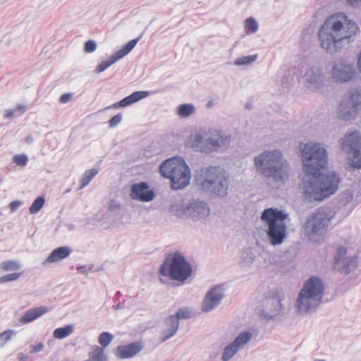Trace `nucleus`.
Masks as SVG:
<instances>
[{"label":"nucleus","mask_w":361,"mask_h":361,"mask_svg":"<svg viewBox=\"0 0 361 361\" xmlns=\"http://www.w3.org/2000/svg\"><path fill=\"white\" fill-rule=\"evenodd\" d=\"M195 179L197 185L205 192L224 197L228 194L229 178L220 167L209 166L196 172Z\"/></svg>","instance_id":"20e7f679"},{"label":"nucleus","mask_w":361,"mask_h":361,"mask_svg":"<svg viewBox=\"0 0 361 361\" xmlns=\"http://www.w3.org/2000/svg\"><path fill=\"white\" fill-rule=\"evenodd\" d=\"M25 140L28 143H31L33 141V138L31 136H28L25 138Z\"/></svg>","instance_id":"bf43d9fd"},{"label":"nucleus","mask_w":361,"mask_h":361,"mask_svg":"<svg viewBox=\"0 0 361 361\" xmlns=\"http://www.w3.org/2000/svg\"><path fill=\"white\" fill-rule=\"evenodd\" d=\"M109 126L111 128L113 127V117H111L109 120Z\"/></svg>","instance_id":"052dcab7"},{"label":"nucleus","mask_w":361,"mask_h":361,"mask_svg":"<svg viewBox=\"0 0 361 361\" xmlns=\"http://www.w3.org/2000/svg\"><path fill=\"white\" fill-rule=\"evenodd\" d=\"M73 331V326L72 325H67L64 327L57 328L54 330L53 336L58 339H63L70 336Z\"/></svg>","instance_id":"473e14b6"},{"label":"nucleus","mask_w":361,"mask_h":361,"mask_svg":"<svg viewBox=\"0 0 361 361\" xmlns=\"http://www.w3.org/2000/svg\"><path fill=\"white\" fill-rule=\"evenodd\" d=\"M357 112L358 111L355 109V107L343 99L339 105L338 116L343 120L349 121L353 119L356 116Z\"/></svg>","instance_id":"b1692460"},{"label":"nucleus","mask_w":361,"mask_h":361,"mask_svg":"<svg viewBox=\"0 0 361 361\" xmlns=\"http://www.w3.org/2000/svg\"><path fill=\"white\" fill-rule=\"evenodd\" d=\"M252 334L250 331L240 333L233 341V343L239 349H243L252 339Z\"/></svg>","instance_id":"c85d7f7f"},{"label":"nucleus","mask_w":361,"mask_h":361,"mask_svg":"<svg viewBox=\"0 0 361 361\" xmlns=\"http://www.w3.org/2000/svg\"><path fill=\"white\" fill-rule=\"evenodd\" d=\"M90 355V358L85 361H106V356L103 353L102 348L98 345L92 347Z\"/></svg>","instance_id":"7c9ffc66"},{"label":"nucleus","mask_w":361,"mask_h":361,"mask_svg":"<svg viewBox=\"0 0 361 361\" xmlns=\"http://www.w3.org/2000/svg\"><path fill=\"white\" fill-rule=\"evenodd\" d=\"M121 120H122V114H118L116 115H114V126L118 125V123H120Z\"/></svg>","instance_id":"5fc2aeb1"},{"label":"nucleus","mask_w":361,"mask_h":361,"mask_svg":"<svg viewBox=\"0 0 361 361\" xmlns=\"http://www.w3.org/2000/svg\"><path fill=\"white\" fill-rule=\"evenodd\" d=\"M13 114H14V111L12 109H8L6 111V112L4 115V117L6 118H11L13 117Z\"/></svg>","instance_id":"6e6d98bb"},{"label":"nucleus","mask_w":361,"mask_h":361,"mask_svg":"<svg viewBox=\"0 0 361 361\" xmlns=\"http://www.w3.org/2000/svg\"><path fill=\"white\" fill-rule=\"evenodd\" d=\"M72 97H73L72 93L63 94L61 96V97L59 99V102L62 104H65V103L68 102L71 99Z\"/></svg>","instance_id":"8fccbe9b"},{"label":"nucleus","mask_w":361,"mask_h":361,"mask_svg":"<svg viewBox=\"0 0 361 361\" xmlns=\"http://www.w3.org/2000/svg\"><path fill=\"white\" fill-rule=\"evenodd\" d=\"M254 164L257 172L276 182H284L289 176L287 160L279 149L265 150L256 156Z\"/></svg>","instance_id":"7ed1b4c3"},{"label":"nucleus","mask_w":361,"mask_h":361,"mask_svg":"<svg viewBox=\"0 0 361 361\" xmlns=\"http://www.w3.org/2000/svg\"><path fill=\"white\" fill-rule=\"evenodd\" d=\"M204 153L210 154L226 149L231 141V136L223 131L210 128H207Z\"/></svg>","instance_id":"4468645a"},{"label":"nucleus","mask_w":361,"mask_h":361,"mask_svg":"<svg viewBox=\"0 0 361 361\" xmlns=\"http://www.w3.org/2000/svg\"><path fill=\"white\" fill-rule=\"evenodd\" d=\"M97 49V43L92 39L87 41L84 45V51L85 53H92Z\"/></svg>","instance_id":"49530a36"},{"label":"nucleus","mask_w":361,"mask_h":361,"mask_svg":"<svg viewBox=\"0 0 361 361\" xmlns=\"http://www.w3.org/2000/svg\"><path fill=\"white\" fill-rule=\"evenodd\" d=\"M159 171L162 176L171 180L173 190H180L187 186L191 178L188 166L180 157L165 160L160 164Z\"/></svg>","instance_id":"6e6552de"},{"label":"nucleus","mask_w":361,"mask_h":361,"mask_svg":"<svg viewBox=\"0 0 361 361\" xmlns=\"http://www.w3.org/2000/svg\"><path fill=\"white\" fill-rule=\"evenodd\" d=\"M112 340V335L108 332H103L99 336V343L102 345L100 348H104L109 345Z\"/></svg>","instance_id":"ea45409f"},{"label":"nucleus","mask_w":361,"mask_h":361,"mask_svg":"<svg viewBox=\"0 0 361 361\" xmlns=\"http://www.w3.org/2000/svg\"><path fill=\"white\" fill-rule=\"evenodd\" d=\"M16 109L20 112H24L26 110V106L22 104L18 105Z\"/></svg>","instance_id":"4d7b16f0"},{"label":"nucleus","mask_w":361,"mask_h":361,"mask_svg":"<svg viewBox=\"0 0 361 361\" xmlns=\"http://www.w3.org/2000/svg\"><path fill=\"white\" fill-rule=\"evenodd\" d=\"M49 310V309L44 306L32 308L26 312L20 319V322L22 324L30 323L47 313Z\"/></svg>","instance_id":"a878e982"},{"label":"nucleus","mask_w":361,"mask_h":361,"mask_svg":"<svg viewBox=\"0 0 361 361\" xmlns=\"http://www.w3.org/2000/svg\"><path fill=\"white\" fill-rule=\"evenodd\" d=\"M358 111L361 109V89H354L349 91L344 98Z\"/></svg>","instance_id":"bb28decb"},{"label":"nucleus","mask_w":361,"mask_h":361,"mask_svg":"<svg viewBox=\"0 0 361 361\" xmlns=\"http://www.w3.org/2000/svg\"><path fill=\"white\" fill-rule=\"evenodd\" d=\"M240 350L233 343H230L224 349L221 360L223 361L230 360Z\"/></svg>","instance_id":"2f4dec72"},{"label":"nucleus","mask_w":361,"mask_h":361,"mask_svg":"<svg viewBox=\"0 0 361 361\" xmlns=\"http://www.w3.org/2000/svg\"><path fill=\"white\" fill-rule=\"evenodd\" d=\"M22 204L23 202L20 200H14L11 202L9 204L11 212L13 213L16 212Z\"/></svg>","instance_id":"09e8293b"},{"label":"nucleus","mask_w":361,"mask_h":361,"mask_svg":"<svg viewBox=\"0 0 361 361\" xmlns=\"http://www.w3.org/2000/svg\"><path fill=\"white\" fill-rule=\"evenodd\" d=\"M20 276V273H12L0 277V283H6L17 280Z\"/></svg>","instance_id":"a18cd8bd"},{"label":"nucleus","mask_w":361,"mask_h":361,"mask_svg":"<svg viewBox=\"0 0 361 361\" xmlns=\"http://www.w3.org/2000/svg\"><path fill=\"white\" fill-rule=\"evenodd\" d=\"M324 293L323 281L317 276L310 277L303 285L295 301L300 314L314 311L321 304Z\"/></svg>","instance_id":"423d86ee"},{"label":"nucleus","mask_w":361,"mask_h":361,"mask_svg":"<svg viewBox=\"0 0 361 361\" xmlns=\"http://www.w3.org/2000/svg\"><path fill=\"white\" fill-rule=\"evenodd\" d=\"M172 316H175L177 317V321L179 322V319H187L191 317L192 312L188 307L180 308L178 310L176 314H173Z\"/></svg>","instance_id":"58836bf2"},{"label":"nucleus","mask_w":361,"mask_h":361,"mask_svg":"<svg viewBox=\"0 0 361 361\" xmlns=\"http://www.w3.org/2000/svg\"><path fill=\"white\" fill-rule=\"evenodd\" d=\"M257 57V56L256 54L238 57L235 59L233 64L237 66L249 65L255 61Z\"/></svg>","instance_id":"c9c22d12"},{"label":"nucleus","mask_w":361,"mask_h":361,"mask_svg":"<svg viewBox=\"0 0 361 361\" xmlns=\"http://www.w3.org/2000/svg\"><path fill=\"white\" fill-rule=\"evenodd\" d=\"M357 66L359 68V71L361 73V52L359 54L358 60H357Z\"/></svg>","instance_id":"13d9d810"},{"label":"nucleus","mask_w":361,"mask_h":361,"mask_svg":"<svg viewBox=\"0 0 361 361\" xmlns=\"http://www.w3.org/2000/svg\"><path fill=\"white\" fill-rule=\"evenodd\" d=\"M288 214L283 210L269 207L261 214V220L267 225V235L271 245H281L287 235V225L285 220Z\"/></svg>","instance_id":"0eeeda50"},{"label":"nucleus","mask_w":361,"mask_h":361,"mask_svg":"<svg viewBox=\"0 0 361 361\" xmlns=\"http://www.w3.org/2000/svg\"><path fill=\"white\" fill-rule=\"evenodd\" d=\"M71 253V249L68 247H59L56 249H54L49 255V256L47 258L44 264L48 263H55L61 261L62 259L66 258Z\"/></svg>","instance_id":"393cba45"},{"label":"nucleus","mask_w":361,"mask_h":361,"mask_svg":"<svg viewBox=\"0 0 361 361\" xmlns=\"http://www.w3.org/2000/svg\"><path fill=\"white\" fill-rule=\"evenodd\" d=\"M305 80L309 87L317 90L320 88L324 80V75L318 68H310L305 74Z\"/></svg>","instance_id":"412c9836"},{"label":"nucleus","mask_w":361,"mask_h":361,"mask_svg":"<svg viewBox=\"0 0 361 361\" xmlns=\"http://www.w3.org/2000/svg\"><path fill=\"white\" fill-rule=\"evenodd\" d=\"M195 112V108L192 104H180L176 108V114L180 118H187Z\"/></svg>","instance_id":"c756f323"},{"label":"nucleus","mask_w":361,"mask_h":361,"mask_svg":"<svg viewBox=\"0 0 361 361\" xmlns=\"http://www.w3.org/2000/svg\"><path fill=\"white\" fill-rule=\"evenodd\" d=\"M281 300V294L276 292L268 293L262 302V309L259 311L260 317L266 321H270L282 316L283 307Z\"/></svg>","instance_id":"ddd939ff"},{"label":"nucleus","mask_w":361,"mask_h":361,"mask_svg":"<svg viewBox=\"0 0 361 361\" xmlns=\"http://www.w3.org/2000/svg\"><path fill=\"white\" fill-rule=\"evenodd\" d=\"M340 144L343 151L348 154V161L353 169H361V133L354 131L346 133L341 139Z\"/></svg>","instance_id":"9b49d317"},{"label":"nucleus","mask_w":361,"mask_h":361,"mask_svg":"<svg viewBox=\"0 0 361 361\" xmlns=\"http://www.w3.org/2000/svg\"><path fill=\"white\" fill-rule=\"evenodd\" d=\"M16 334L15 331L8 329L0 334V340L2 341L1 345L9 341L11 337Z\"/></svg>","instance_id":"c03bdc74"},{"label":"nucleus","mask_w":361,"mask_h":361,"mask_svg":"<svg viewBox=\"0 0 361 361\" xmlns=\"http://www.w3.org/2000/svg\"><path fill=\"white\" fill-rule=\"evenodd\" d=\"M111 207H112V204H111V202H109V209H111Z\"/></svg>","instance_id":"680f3d73"},{"label":"nucleus","mask_w":361,"mask_h":361,"mask_svg":"<svg viewBox=\"0 0 361 361\" xmlns=\"http://www.w3.org/2000/svg\"><path fill=\"white\" fill-rule=\"evenodd\" d=\"M113 64V56H111L109 59L106 61L101 62L95 68V72L97 73H102L107 68L111 66Z\"/></svg>","instance_id":"a19ab883"},{"label":"nucleus","mask_w":361,"mask_h":361,"mask_svg":"<svg viewBox=\"0 0 361 361\" xmlns=\"http://www.w3.org/2000/svg\"><path fill=\"white\" fill-rule=\"evenodd\" d=\"M141 36L138 37L136 39L130 40L121 49L114 52V63L118 60H120L126 56H127L133 49V48L137 44Z\"/></svg>","instance_id":"cd10ccee"},{"label":"nucleus","mask_w":361,"mask_h":361,"mask_svg":"<svg viewBox=\"0 0 361 361\" xmlns=\"http://www.w3.org/2000/svg\"><path fill=\"white\" fill-rule=\"evenodd\" d=\"M154 192L149 189V185L145 182L135 183L131 186L130 196L132 200L147 202L154 198Z\"/></svg>","instance_id":"f3484780"},{"label":"nucleus","mask_w":361,"mask_h":361,"mask_svg":"<svg viewBox=\"0 0 361 361\" xmlns=\"http://www.w3.org/2000/svg\"><path fill=\"white\" fill-rule=\"evenodd\" d=\"M346 4L351 7H358L361 4V0H345Z\"/></svg>","instance_id":"603ef678"},{"label":"nucleus","mask_w":361,"mask_h":361,"mask_svg":"<svg viewBox=\"0 0 361 361\" xmlns=\"http://www.w3.org/2000/svg\"><path fill=\"white\" fill-rule=\"evenodd\" d=\"M79 273L87 275L89 271L90 270V268L85 265L80 266L77 268Z\"/></svg>","instance_id":"864d4df0"},{"label":"nucleus","mask_w":361,"mask_h":361,"mask_svg":"<svg viewBox=\"0 0 361 361\" xmlns=\"http://www.w3.org/2000/svg\"><path fill=\"white\" fill-rule=\"evenodd\" d=\"M301 160L305 176L300 185L308 202H321L334 195L338 188L340 177L334 171L319 173L327 164V151L318 142H309L301 150Z\"/></svg>","instance_id":"f257e3e1"},{"label":"nucleus","mask_w":361,"mask_h":361,"mask_svg":"<svg viewBox=\"0 0 361 361\" xmlns=\"http://www.w3.org/2000/svg\"><path fill=\"white\" fill-rule=\"evenodd\" d=\"M142 348L143 345L141 342H134L128 345L118 346L116 355L121 359H127L136 355Z\"/></svg>","instance_id":"aec40b11"},{"label":"nucleus","mask_w":361,"mask_h":361,"mask_svg":"<svg viewBox=\"0 0 361 361\" xmlns=\"http://www.w3.org/2000/svg\"><path fill=\"white\" fill-rule=\"evenodd\" d=\"M169 210L178 217L190 219L193 221H205L210 214L207 202L200 200L176 201L170 205Z\"/></svg>","instance_id":"9d476101"},{"label":"nucleus","mask_w":361,"mask_h":361,"mask_svg":"<svg viewBox=\"0 0 361 361\" xmlns=\"http://www.w3.org/2000/svg\"><path fill=\"white\" fill-rule=\"evenodd\" d=\"M357 251L350 247H338L334 256V267L344 274L354 271L357 267Z\"/></svg>","instance_id":"f8f14e48"},{"label":"nucleus","mask_w":361,"mask_h":361,"mask_svg":"<svg viewBox=\"0 0 361 361\" xmlns=\"http://www.w3.org/2000/svg\"><path fill=\"white\" fill-rule=\"evenodd\" d=\"M245 27L246 29H249L252 32H256L258 30V23L252 18H247L245 22Z\"/></svg>","instance_id":"79ce46f5"},{"label":"nucleus","mask_w":361,"mask_h":361,"mask_svg":"<svg viewBox=\"0 0 361 361\" xmlns=\"http://www.w3.org/2000/svg\"><path fill=\"white\" fill-rule=\"evenodd\" d=\"M207 128L195 130L187 140V145L196 152L204 153Z\"/></svg>","instance_id":"6ab92c4d"},{"label":"nucleus","mask_w":361,"mask_h":361,"mask_svg":"<svg viewBox=\"0 0 361 361\" xmlns=\"http://www.w3.org/2000/svg\"><path fill=\"white\" fill-rule=\"evenodd\" d=\"M150 93L148 91H136L126 97L120 102L114 103V109L126 107L135 102L140 101L149 96Z\"/></svg>","instance_id":"4be33fe9"},{"label":"nucleus","mask_w":361,"mask_h":361,"mask_svg":"<svg viewBox=\"0 0 361 361\" xmlns=\"http://www.w3.org/2000/svg\"><path fill=\"white\" fill-rule=\"evenodd\" d=\"M179 326V322L177 321V317L175 316H169L165 320V328L163 331V341H166L172 336H173Z\"/></svg>","instance_id":"5701e85b"},{"label":"nucleus","mask_w":361,"mask_h":361,"mask_svg":"<svg viewBox=\"0 0 361 361\" xmlns=\"http://www.w3.org/2000/svg\"><path fill=\"white\" fill-rule=\"evenodd\" d=\"M32 350L30 351L31 353H37L41 350H42V349L44 348V345L42 343H39L37 345H32Z\"/></svg>","instance_id":"3c124183"},{"label":"nucleus","mask_w":361,"mask_h":361,"mask_svg":"<svg viewBox=\"0 0 361 361\" xmlns=\"http://www.w3.org/2000/svg\"><path fill=\"white\" fill-rule=\"evenodd\" d=\"M224 289L222 286L217 285L209 290L201 303V310L204 312H209L219 305L224 298Z\"/></svg>","instance_id":"dca6fc26"},{"label":"nucleus","mask_w":361,"mask_h":361,"mask_svg":"<svg viewBox=\"0 0 361 361\" xmlns=\"http://www.w3.org/2000/svg\"><path fill=\"white\" fill-rule=\"evenodd\" d=\"M255 260V255L250 250H244L240 257V264L243 267H250Z\"/></svg>","instance_id":"f704fd0d"},{"label":"nucleus","mask_w":361,"mask_h":361,"mask_svg":"<svg viewBox=\"0 0 361 361\" xmlns=\"http://www.w3.org/2000/svg\"><path fill=\"white\" fill-rule=\"evenodd\" d=\"M158 274L162 283H167L169 279L183 283L191 276L192 267L182 253L175 252L166 256Z\"/></svg>","instance_id":"39448f33"},{"label":"nucleus","mask_w":361,"mask_h":361,"mask_svg":"<svg viewBox=\"0 0 361 361\" xmlns=\"http://www.w3.org/2000/svg\"><path fill=\"white\" fill-rule=\"evenodd\" d=\"M334 216V212L329 207L320 208L315 213L312 214L302 226L305 237L310 241H318L327 231L329 223Z\"/></svg>","instance_id":"1a4fd4ad"},{"label":"nucleus","mask_w":361,"mask_h":361,"mask_svg":"<svg viewBox=\"0 0 361 361\" xmlns=\"http://www.w3.org/2000/svg\"><path fill=\"white\" fill-rule=\"evenodd\" d=\"M44 203L45 199L43 197H37L29 208L30 213L32 214L38 213L44 206Z\"/></svg>","instance_id":"e433bc0d"},{"label":"nucleus","mask_w":361,"mask_h":361,"mask_svg":"<svg viewBox=\"0 0 361 361\" xmlns=\"http://www.w3.org/2000/svg\"><path fill=\"white\" fill-rule=\"evenodd\" d=\"M357 24L340 13L328 17L318 31L321 47L329 54L341 52L345 45L355 40L359 32Z\"/></svg>","instance_id":"f03ea898"},{"label":"nucleus","mask_w":361,"mask_h":361,"mask_svg":"<svg viewBox=\"0 0 361 361\" xmlns=\"http://www.w3.org/2000/svg\"><path fill=\"white\" fill-rule=\"evenodd\" d=\"M355 74L353 63L341 60L334 63L331 68V77L337 82L351 80Z\"/></svg>","instance_id":"2eb2a0df"},{"label":"nucleus","mask_w":361,"mask_h":361,"mask_svg":"<svg viewBox=\"0 0 361 361\" xmlns=\"http://www.w3.org/2000/svg\"><path fill=\"white\" fill-rule=\"evenodd\" d=\"M98 171L95 169H91L90 170L86 171L80 180V189L86 187L90 183V181L95 177Z\"/></svg>","instance_id":"72a5a7b5"},{"label":"nucleus","mask_w":361,"mask_h":361,"mask_svg":"<svg viewBox=\"0 0 361 361\" xmlns=\"http://www.w3.org/2000/svg\"><path fill=\"white\" fill-rule=\"evenodd\" d=\"M0 267L4 271L18 270L21 268L20 264L15 260H7L1 262Z\"/></svg>","instance_id":"4c0bfd02"},{"label":"nucleus","mask_w":361,"mask_h":361,"mask_svg":"<svg viewBox=\"0 0 361 361\" xmlns=\"http://www.w3.org/2000/svg\"><path fill=\"white\" fill-rule=\"evenodd\" d=\"M359 202L358 196H355L353 190L348 189L339 195L338 208L343 209L345 214H349L359 204Z\"/></svg>","instance_id":"a211bd4d"},{"label":"nucleus","mask_w":361,"mask_h":361,"mask_svg":"<svg viewBox=\"0 0 361 361\" xmlns=\"http://www.w3.org/2000/svg\"><path fill=\"white\" fill-rule=\"evenodd\" d=\"M13 161L18 166H25L28 161V158L25 154H17L13 157Z\"/></svg>","instance_id":"37998d69"},{"label":"nucleus","mask_w":361,"mask_h":361,"mask_svg":"<svg viewBox=\"0 0 361 361\" xmlns=\"http://www.w3.org/2000/svg\"><path fill=\"white\" fill-rule=\"evenodd\" d=\"M278 76L282 78L281 81V85H288L290 83H291L293 81V78H285V71L282 69H281L279 71Z\"/></svg>","instance_id":"de8ad7c7"}]
</instances>
